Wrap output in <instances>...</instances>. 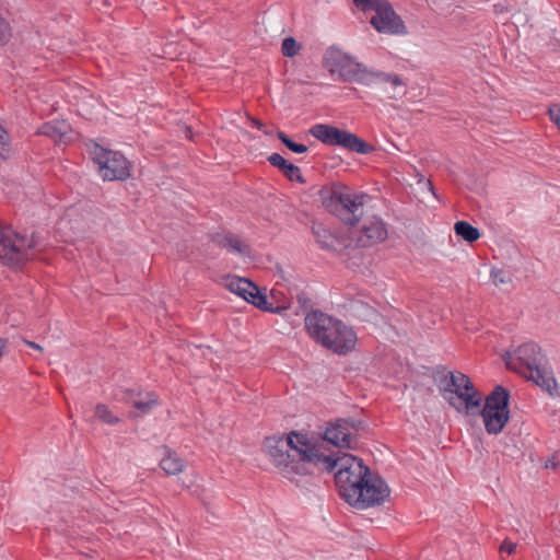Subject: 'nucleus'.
<instances>
[{
  "label": "nucleus",
  "mask_w": 560,
  "mask_h": 560,
  "mask_svg": "<svg viewBox=\"0 0 560 560\" xmlns=\"http://www.w3.org/2000/svg\"><path fill=\"white\" fill-rule=\"evenodd\" d=\"M492 8L493 13L499 18H506L513 10L510 0H495Z\"/></svg>",
  "instance_id": "2f4dec72"
},
{
  "label": "nucleus",
  "mask_w": 560,
  "mask_h": 560,
  "mask_svg": "<svg viewBox=\"0 0 560 560\" xmlns=\"http://www.w3.org/2000/svg\"><path fill=\"white\" fill-rule=\"evenodd\" d=\"M277 296V291L276 290H272L271 291V299L275 300Z\"/></svg>",
  "instance_id": "49530a36"
},
{
  "label": "nucleus",
  "mask_w": 560,
  "mask_h": 560,
  "mask_svg": "<svg viewBox=\"0 0 560 560\" xmlns=\"http://www.w3.org/2000/svg\"><path fill=\"white\" fill-rule=\"evenodd\" d=\"M378 74H381V72L373 71L366 65L352 60V81L359 84L370 85L378 81Z\"/></svg>",
  "instance_id": "a211bd4d"
},
{
  "label": "nucleus",
  "mask_w": 560,
  "mask_h": 560,
  "mask_svg": "<svg viewBox=\"0 0 560 560\" xmlns=\"http://www.w3.org/2000/svg\"><path fill=\"white\" fill-rule=\"evenodd\" d=\"M503 359L509 369L523 374L549 394H553L557 387L556 380L548 369L546 357L536 343H523L513 353L506 352Z\"/></svg>",
  "instance_id": "20e7f679"
},
{
  "label": "nucleus",
  "mask_w": 560,
  "mask_h": 560,
  "mask_svg": "<svg viewBox=\"0 0 560 560\" xmlns=\"http://www.w3.org/2000/svg\"><path fill=\"white\" fill-rule=\"evenodd\" d=\"M358 446L352 443L351 450H357Z\"/></svg>",
  "instance_id": "de8ad7c7"
},
{
  "label": "nucleus",
  "mask_w": 560,
  "mask_h": 560,
  "mask_svg": "<svg viewBox=\"0 0 560 560\" xmlns=\"http://www.w3.org/2000/svg\"><path fill=\"white\" fill-rule=\"evenodd\" d=\"M351 428L355 430H364L366 428V423L362 420H358L357 422L352 421Z\"/></svg>",
  "instance_id": "a19ab883"
},
{
  "label": "nucleus",
  "mask_w": 560,
  "mask_h": 560,
  "mask_svg": "<svg viewBox=\"0 0 560 560\" xmlns=\"http://www.w3.org/2000/svg\"><path fill=\"white\" fill-rule=\"evenodd\" d=\"M298 302L303 310H307L311 306V300L307 298L305 293H301L298 295Z\"/></svg>",
  "instance_id": "4c0bfd02"
},
{
  "label": "nucleus",
  "mask_w": 560,
  "mask_h": 560,
  "mask_svg": "<svg viewBox=\"0 0 560 560\" xmlns=\"http://www.w3.org/2000/svg\"><path fill=\"white\" fill-rule=\"evenodd\" d=\"M376 197L358 192L352 196V242L371 247L387 238L385 223L374 212Z\"/></svg>",
  "instance_id": "7ed1b4c3"
},
{
  "label": "nucleus",
  "mask_w": 560,
  "mask_h": 560,
  "mask_svg": "<svg viewBox=\"0 0 560 560\" xmlns=\"http://www.w3.org/2000/svg\"><path fill=\"white\" fill-rule=\"evenodd\" d=\"M277 138L283 143L290 151L296 154L306 153L308 148L303 143L293 141L285 132L278 130Z\"/></svg>",
  "instance_id": "393cba45"
},
{
  "label": "nucleus",
  "mask_w": 560,
  "mask_h": 560,
  "mask_svg": "<svg viewBox=\"0 0 560 560\" xmlns=\"http://www.w3.org/2000/svg\"><path fill=\"white\" fill-rule=\"evenodd\" d=\"M313 233L315 234V236L318 238V242L322 244V247L324 248H329V249H332L335 252H340L341 249H339L338 245H339V240L332 235H328L327 238L329 241H323L320 240V237L323 236V233L326 234V230L325 229H322V228H318L316 229L315 226L313 228Z\"/></svg>",
  "instance_id": "bb28decb"
},
{
  "label": "nucleus",
  "mask_w": 560,
  "mask_h": 560,
  "mask_svg": "<svg viewBox=\"0 0 560 560\" xmlns=\"http://www.w3.org/2000/svg\"><path fill=\"white\" fill-rule=\"evenodd\" d=\"M127 401L135 408L137 411L132 415L133 417H140L147 415L151 411V409L158 405V397L154 393H147V398H141V393H136L135 389H130L127 392Z\"/></svg>",
  "instance_id": "f3484780"
},
{
  "label": "nucleus",
  "mask_w": 560,
  "mask_h": 560,
  "mask_svg": "<svg viewBox=\"0 0 560 560\" xmlns=\"http://www.w3.org/2000/svg\"><path fill=\"white\" fill-rule=\"evenodd\" d=\"M211 242L219 247L225 248L230 253H236L243 256H248L250 254V247L237 235L230 232L225 234H212Z\"/></svg>",
  "instance_id": "2eb2a0df"
},
{
  "label": "nucleus",
  "mask_w": 560,
  "mask_h": 560,
  "mask_svg": "<svg viewBox=\"0 0 560 560\" xmlns=\"http://www.w3.org/2000/svg\"><path fill=\"white\" fill-rule=\"evenodd\" d=\"M443 398L459 413L481 415L489 434L500 433L510 419L509 393L497 386L486 398L481 408L482 395L475 388L470 378L459 372H448L439 384Z\"/></svg>",
  "instance_id": "f257e3e1"
},
{
  "label": "nucleus",
  "mask_w": 560,
  "mask_h": 560,
  "mask_svg": "<svg viewBox=\"0 0 560 560\" xmlns=\"http://www.w3.org/2000/svg\"><path fill=\"white\" fill-rule=\"evenodd\" d=\"M370 24L380 34L390 36H405L408 34V28L404 20L396 13L388 0L371 14Z\"/></svg>",
  "instance_id": "9d476101"
},
{
  "label": "nucleus",
  "mask_w": 560,
  "mask_h": 560,
  "mask_svg": "<svg viewBox=\"0 0 560 560\" xmlns=\"http://www.w3.org/2000/svg\"><path fill=\"white\" fill-rule=\"evenodd\" d=\"M322 447L320 443L310 440L307 434L295 431L287 436H268L264 442V450L271 462L288 472L296 470L291 451H294L303 462L313 464L319 470L332 471L337 467V460L331 455H325Z\"/></svg>",
  "instance_id": "f03ea898"
},
{
  "label": "nucleus",
  "mask_w": 560,
  "mask_h": 560,
  "mask_svg": "<svg viewBox=\"0 0 560 560\" xmlns=\"http://www.w3.org/2000/svg\"><path fill=\"white\" fill-rule=\"evenodd\" d=\"M11 38V28L9 23L0 15V44L5 45Z\"/></svg>",
  "instance_id": "72a5a7b5"
},
{
  "label": "nucleus",
  "mask_w": 560,
  "mask_h": 560,
  "mask_svg": "<svg viewBox=\"0 0 560 560\" xmlns=\"http://www.w3.org/2000/svg\"><path fill=\"white\" fill-rule=\"evenodd\" d=\"M38 237L21 235L12 226L0 222V260L9 267L19 268L34 258Z\"/></svg>",
  "instance_id": "0eeeda50"
},
{
  "label": "nucleus",
  "mask_w": 560,
  "mask_h": 560,
  "mask_svg": "<svg viewBox=\"0 0 560 560\" xmlns=\"http://www.w3.org/2000/svg\"><path fill=\"white\" fill-rule=\"evenodd\" d=\"M324 66L332 77L342 81L350 78V57L337 48H329L324 56Z\"/></svg>",
  "instance_id": "ddd939ff"
},
{
  "label": "nucleus",
  "mask_w": 560,
  "mask_h": 560,
  "mask_svg": "<svg viewBox=\"0 0 560 560\" xmlns=\"http://www.w3.org/2000/svg\"><path fill=\"white\" fill-rule=\"evenodd\" d=\"M282 175L290 182H298L301 184L305 183V178L301 174L300 167L291 162L289 163L288 167L282 172Z\"/></svg>",
  "instance_id": "7c9ffc66"
},
{
  "label": "nucleus",
  "mask_w": 560,
  "mask_h": 560,
  "mask_svg": "<svg viewBox=\"0 0 560 560\" xmlns=\"http://www.w3.org/2000/svg\"><path fill=\"white\" fill-rule=\"evenodd\" d=\"M228 288L231 292L243 298L246 290L254 289V282L245 278L235 277L230 280Z\"/></svg>",
  "instance_id": "b1692460"
},
{
  "label": "nucleus",
  "mask_w": 560,
  "mask_h": 560,
  "mask_svg": "<svg viewBox=\"0 0 560 560\" xmlns=\"http://www.w3.org/2000/svg\"><path fill=\"white\" fill-rule=\"evenodd\" d=\"M338 493L346 503L350 504V467L342 465L335 474Z\"/></svg>",
  "instance_id": "aec40b11"
},
{
  "label": "nucleus",
  "mask_w": 560,
  "mask_h": 560,
  "mask_svg": "<svg viewBox=\"0 0 560 560\" xmlns=\"http://www.w3.org/2000/svg\"><path fill=\"white\" fill-rule=\"evenodd\" d=\"M165 455L160 462V467L167 475H178L184 470L185 464L184 460L176 455L175 452L171 451L168 447H164Z\"/></svg>",
  "instance_id": "6ab92c4d"
},
{
  "label": "nucleus",
  "mask_w": 560,
  "mask_h": 560,
  "mask_svg": "<svg viewBox=\"0 0 560 560\" xmlns=\"http://www.w3.org/2000/svg\"><path fill=\"white\" fill-rule=\"evenodd\" d=\"M90 154L93 162L97 164V171L103 180H126L130 176V162L120 152L93 143Z\"/></svg>",
  "instance_id": "6e6552de"
},
{
  "label": "nucleus",
  "mask_w": 560,
  "mask_h": 560,
  "mask_svg": "<svg viewBox=\"0 0 560 560\" xmlns=\"http://www.w3.org/2000/svg\"><path fill=\"white\" fill-rule=\"evenodd\" d=\"M305 327L308 335L325 348L339 354L348 352L345 325L341 320L315 310L305 316Z\"/></svg>",
  "instance_id": "423d86ee"
},
{
  "label": "nucleus",
  "mask_w": 560,
  "mask_h": 560,
  "mask_svg": "<svg viewBox=\"0 0 560 560\" xmlns=\"http://www.w3.org/2000/svg\"><path fill=\"white\" fill-rule=\"evenodd\" d=\"M267 161L269 164L276 168L279 170V172L282 174V172L288 167L289 161H287L281 154L279 153H272L267 158Z\"/></svg>",
  "instance_id": "473e14b6"
},
{
  "label": "nucleus",
  "mask_w": 560,
  "mask_h": 560,
  "mask_svg": "<svg viewBox=\"0 0 560 560\" xmlns=\"http://www.w3.org/2000/svg\"><path fill=\"white\" fill-rule=\"evenodd\" d=\"M343 423L346 421L338 420L335 424H330L326 428L322 440L314 439L313 436L308 439L313 442L320 443L323 445L322 452L325 455H331L332 458L337 460V463L345 457L337 456L339 454L338 452H331L327 445L334 446V447H350V433L347 431V429L343 427Z\"/></svg>",
  "instance_id": "9b49d317"
},
{
  "label": "nucleus",
  "mask_w": 560,
  "mask_h": 560,
  "mask_svg": "<svg viewBox=\"0 0 560 560\" xmlns=\"http://www.w3.org/2000/svg\"><path fill=\"white\" fill-rule=\"evenodd\" d=\"M548 113H549L551 121H553L560 130V104L551 105L549 107Z\"/></svg>",
  "instance_id": "c9c22d12"
},
{
  "label": "nucleus",
  "mask_w": 560,
  "mask_h": 560,
  "mask_svg": "<svg viewBox=\"0 0 560 560\" xmlns=\"http://www.w3.org/2000/svg\"><path fill=\"white\" fill-rule=\"evenodd\" d=\"M310 135L327 145H340L350 149V132L334 126L316 124L311 127Z\"/></svg>",
  "instance_id": "f8f14e48"
},
{
  "label": "nucleus",
  "mask_w": 560,
  "mask_h": 560,
  "mask_svg": "<svg viewBox=\"0 0 560 560\" xmlns=\"http://www.w3.org/2000/svg\"><path fill=\"white\" fill-rule=\"evenodd\" d=\"M491 280L494 285L505 284L511 281L510 278L506 277L505 272L501 269H492L491 270Z\"/></svg>",
  "instance_id": "f704fd0d"
},
{
  "label": "nucleus",
  "mask_w": 560,
  "mask_h": 560,
  "mask_svg": "<svg viewBox=\"0 0 560 560\" xmlns=\"http://www.w3.org/2000/svg\"><path fill=\"white\" fill-rule=\"evenodd\" d=\"M71 131L70 125L66 120L54 119L44 122L37 130V135L50 138L55 143L66 142V138Z\"/></svg>",
  "instance_id": "dca6fc26"
},
{
  "label": "nucleus",
  "mask_w": 560,
  "mask_h": 560,
  "mask_svg": "<svg viewBox=\"0 0 560 560\" xmlns=\"http://www.w3.org/2000/svg\"><path fill=\"white\" fill-rule=\"evenodd\" d=\"M378 81L389 83L394 88L393 98L401 97L407 93L406 83L396 73L381 72V74H378Z\"/></svg>",
  "instance_id": "412c9836"
},
{
  "label": "nucleus",
  "mask_w": 560,
  "mask_h": 560,
  "mask_svg": "<svg viewBox=\"0 0 560 560\" xmlns=\"http://www.w3.org/2000/svg\"><path fill=\"white\" fill-rule=\"evenodd\" d=\"M253 127H256L257 129L261 130L264 127V124L258 119H252Z\"/></svg>",
  "instance_id": "a18cd8bd"
},
{
  "label": "nucleus",
  "mask_w": 560,
  "mask_h": 560,
  "mask_svg": "<svg viewBox=\"0 0 560 560\" xmlns=\"http://www.w3.org/2000/svg\"><path fill=\"white\" fill-rule=\"evenodd\" d=\"M559 466V462L557 460L556 456H551L546 460L545 467L555 469Z\"/></svg>",
  "instance_id": "58836bf2"
},
{
  "label": "nucleus",
  "mask_w": 560,
  "mask_h": 560,
  "mask_svg": "<svg viewBox=\"0 0 560 560\" xmlns=\"http://www.w3.org/2000/svg\"><path fill=\"white\" fill-rule=\"evenodd\" d=\"M352 508L364 510L383 504L390 495L387 482L370 469L360 456L352 455Z\"/></svg>",
  "instance_id": "39448f33"
},
{
  "label": "nucleus",
  "mask_w": 560,
  "mask_h": 560,
  "mask_svg": "<svg viewBox=\"0 0 560 560\" xmlns=\"http://www.w3.org/2000/svg\"><path fill=\"white\" fill-rule=\"evenodd\" d=\"M243 299L246 302L253 304L255 307L272 314H282L290 307L289 303L287 302L276 304L272 301H269L267 295L264 294L255 283L254 289L246 290L245 296H243Z\"/></svg>",
  "instance_id": "4468645a"
},
{
  "label": "nucleus",
  "mask_w": 560,
  "mask_h": 560,
  "mask_svg": "<svg viewBox=\"0 0 560 560\" xmlns=\"http://www.w3.org/2000/svg\"><path fill=\"white\" fill-rule=\"evenodd\" d=\"M96 417L102 420L106 424H117L119 422V418L114 416L109 408L104 404H98L95 408Z\"/></svg>",
  "instance_id": "cd10ccee"
},
{
  "label": "nucleus",
  "mask_w": 560,
  "mask_h": 560,
  "mask_svg": "<svg viewBox=\"0 0 560 560\" xmlns=\"http://www.w3.org/2000/svg\"><path fill=\"white\" fill-rule=\"evenodd\" d=\"M515 549H516V544L511 542V541H509V540H504V541L501 544V546H500V551H501V552H503V551H504V552H508L509 555L514 553Z\"/></svg>",
  "instance_id": "e433bc0d"
},
{
  "label": "nucleus",
  "mask_w": 560,
  "mask_h": 560,
  "mask_svg": "<svg viewBox=\"0 0 560 560\" xmlns=\"http://www.w3.org/2000/svg\"><path fill=\"white\" fill-rule=\"evenodd\" d=\"M352 316L362 322H370L377 318V312L362 301L352 300Z\"/></svg>",
  "instance_id": "5701e85b"
},
{
  "label": "nucleus",
  "mask_w": 560,
  "mask_h": 560,
  "mask_svg": "<svg viewBox=\"0 0 560 560\" xmlns=\"http://www.w3.org/2000/svg\"><path fill=\"white\" fill-rule=\"evenodd\" d=\"M424 186L428 188V190L433 195L435 196V192H434V187L432 185V183L430 180H424L423 182Z\"/></svg>",
  "instance_id": "37998d69"
},
{
  "label": "nucleus",
  "mask_w": 560,
  "mask_h": 560,
  "mask_svg": "<svg viewBox=\"0 0 560 560\" xmlns=\"http://www.w3.org/2000/svg\"><path fill=\"white\" fill-rule=\"evenodd\" d=\"M319 199L323 208L331 215L338 218L346 225H350V187L341 182H331L319 189Z\"/></svg>",
  "instance_id": "1a4fd4ad"
},
{
  "label": "nucleus",
  "mask_w": 560,
  "mask_h": 560,
  "mask_svg": "<svg viewBox=\"0 0 560 560\" xmlns=\"http://www.w3.org/2000/svg\"><path fill=\"white\" fill-rule=\"evenodd\" d=\"M454 231L457 236L462 237L468 243H474L481 236L479 230L467 221H457L454 225Z\"/></svg>",
  "instance_id": "4be33fe9"
},
{
  "label": "nucleus",
  "mask_w": 560,
  "mask_h": 560,
  "mask_svg": "<svg viewBox=\"0 0 560 560\" xmlns=\"http://www.w3.org/2000/svg\"><path fill=\"white\" fill-rule=\"evenodd\" d=\"M375 151V147L365 142L361 138L352 133V152L360 154H370Z\"/></svg>",
  "instance_id": "c756f323"
},
{
  "label": "nucleus",
  "mask_w": 560,
  "mask_h": 560,
  "mask_svg": "<svg viewBox=\"0 0 560 560\" xmlns=\"http://www.w3.org/2000/svg\"><path fill=\"white\" fill-rule=\"evenodd\" d=\"M8 141V133L7 131L0 126V147H3L7 144Z\"/></svg>",
  "instance_id": "ea45409f"
},
{
  "label": "nucleus",
  "mask_w": 560,
  "mask_h": 560,
  "mask_svg": "<svg viewBox=\"0 0 560 560\" xmlns=\"http://www.w3.org/2000/svg\"><path fill=\"white\" fill-rule=\"evenodd\" d=\"M301 49V45L293 37H285L282 40L281 52L283 56L293 58Z\"/></svg>",
  "instance_id": "c85d7f7f"
},
{
  "label": "nucleus",
  "mask_w": 560,
  "mask_h": 560,
  "mask_svg": "<svg viewBox=\"0 0 560 560\" xmlns=\"http://www.w3.org/2000/svg\"><path fill=\"white\" fill-rule=\"evenodd\" d=\"M25 343H26L30 348H32V349H36V350H39V351H42V350H43V348H42L38 343H36V342H34V341L25 340Z\"/></svg>",
  "instance_id": "79ce46f5"
},
{
  "label": "nucleus",
  "mask_w": 560,
  "mask_h": 560,
  "mask_svg": "<svg viewBox=\"0 0 560 560\" xmlns=\"http://www.w3.org/2000/svg\"><path fill=\"white\" fill-rule=\"evenodd\" d=\"M5 346H7V339L4 338H1L0 337V358L2 357L3 354V351L5 349Z\"/></svg>",
  "instance_id": "c03bdc74"
},
{
  "label": "nucleus",
  "mask_w": 560,
  "mask_h": 560,
  "mask_svg": "<svg viewBox=\"0 0 560 560\" xmlns=\"http://www.w3.org/2000/svg\"><path fill=\"white\" fill-rule=\"evenodd\" d=\"M386 1L387 0H352V3L360 11L373 14L376 10L384 5Z\"/></svg>",
  "instance_id": "a878e982"
}]
</instances>
